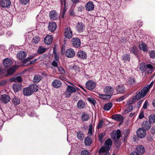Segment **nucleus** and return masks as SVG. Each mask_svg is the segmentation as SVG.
<instances>
[{
  "mask_svg": "<svg viewBox=\"0 0 155 155\" xmlns=\"http://www.w3.org/2000/svg\"><path fill=\"white\" fill-rule=\"evenodd\" d=\"M85 107V104L83 101L81 100L79 101L77 104V107L80 109L84 108Z\"/></svg>",
  "mask_w": 155,
  "mask_h": 155,
  "instance_id": "393cba45",
  "label": "nucleus"
},
{
  "mask_svg": "<svg viewBox=\"0 0 155 155\" xmlns=\"http://www.w3.org/2000/svg\"><path fill=\"white\" fill-rule=\"evenodd\" d=\"M12 81L13 82H18L21 83L22 82V80L20 76H17L15 77H14L12 79Z\"/></svg>",
  "mask_w": 155,
  "mask_h": 155,
  "instance_id": "473e14b6",
  "label": "nucleus"
},
{
  "mask_svg": "<svg viewBox=\"0 0 155 155\" xmlns=\"http://www.w3.org/2000/svg\"><path fill=\"white\" fill-rule=\"evenodd\" d=\"M114 144L115 147L117 148H118L120 146V142L118 141V140H114Z\"/></svg>",
  "mask_w": 155,
  "mask_h": 155,
  "instance_id": "680f3d73",
  "label": "nucleus"
},
{
  "mask_svg": "<svg viewBox=\"0 0 155 155\" xmlns=\"http://www.w3.org/2000/svg\"><path fill=\"white\" fill-rule=\"evenodd\" d=\"M136 150L137 152V153H143L145 151V149L144 147L141 145H138L136 147Z\"/></svg>",
  "mask_w": 155,
  "mask_h": 155,
  "instance_id": "4be33fe9",
  "label": "nucleus"
},
{
  "mask_svg": "<svg viewBox=\"0 0 155 155\" xmlns=\"http://www.w3.org/2000/svg\"><path fill=\"white\" fill-rule=\"evenodd\" d=\"M146 88L144 87L138 93H137L136 96L137 97V100H139L141 98L144 97L146 95L148 91L146 90Z\"/></svg>",
  "mask_w": 155,
  "mask_h": 155,
  "instance_id": "7ed1b4c3",
  "label": "nucleus"
},
{
  "mask_svg": "<svg viewBox=\"0 0 155 155\" xmlns=\"http://www.w3.org/2000/svg\"><path fill=\"white\" fill-rule=\"evenodd\" d=\"M77 56L80 58H86L87 57L86 53L81 50L78 52Z\"/></svg>",
  "mask_w": 155,
  "mask_h": 155,
  "instance_id": "5701e85b",
  "label": "nucleus"
},
{
  "mask_svg": "<svg viewBox=\"0 0 155 155\" xmlns=\"http://www.w3.org/2000/svg\"><path fill=\"white\" fill-rule=\"evenodd\" d=\"M1 5L2 7L5 8H7L10 7L11 3L9 0H2L0 1Z\"/></svg>",
  "mask_w": 155,
  "mask_h": 155,
  "instance_id": "f8f14e48",
  "label": "nucleus"
},
{
  "mask_svg": "<svg viewBox=\"0 0 155 155\" xmlns=\"http://www.w3.org/2000/svg\"><path fill=\"white\" fill-rule=\"evenodd\" d=\"M40 39L39 37L35 36L32 39L31 42L32 44H37L40 41Z\"/></svg>",
  "mask_w": 155,
  "mask_h": 155,
  "instance_id": "ea45409f",
  "label": "nucleus"
},
{
  "mask_svg": "<svg viewBox=\"0 0 155 155\" xmlns=\"http://www.w3.org/2000/svg\"><path fill=\"white\" fill-rule=\"evenodd\" d=\"M65 55L68 58H73L75 55V52L72 48H69L66 50Z\"/></svg>",
  "mask_w": 155,
  "mask_h": 155,
  "instance_id": "6e6552de",
  "label": "nucleus"
},
{
  "mask_svg": "<svg viewBox=\"0 0 155 155\" xmlns=\"http://www.w3.org/2000/svg\"><path fill=\"white\" fill-rule=\"evenodd\" d=\"M104 124V121L103 120H101L99 122V123L97 126V128L98 129L101 128Z\"/></svg>",
  "mask_w": 155,
  "mask_h": 155,
  "instance_id": "bf43d9fd",
  "label": "nucleus"
},
{
  "mask_svg": "<svg viewBox=\"0 0 155 155\" xmlns=\"http://www.w3.org/2000/svg\"><path fill=\"white\" fill-rule=\"evenodd\" d=\"M84 143L86 146H89L91 143V139L88 137H86L84 139Z\"/></svg>",
  "mask_w": 155,
  "mask_h": 155,
  "instance_id": "58836bf2",
  "label": "nucleus"
},
{
  "mask_svg": "<svg viewBox=\"0 0 155 155\" xmlns=\"http://www.w3.org/2000/svg\"><path fill=\"white\" fill-rule=\"evenodd\" d=\"M49 17L50 19L57 20L60 18V16L55 10H52L50 12Z\"/></svg>",
  "mask_w": 155,
  "mask_h": 155,
  "instance_id": "1a4fd4ad",
  "label": "nucleus"
},
{
  "mask_svg": "<svg viewBox=\"0 0 155 155\" xmlns=\"http://www.w3.org/2000/svg\"><path fill=\"white\" fill-rule=\"evenodd\" d=\"M135 82L134 78L133 77H130L128 80V83L130 84H134Z\"/></svg>",
  "mask_w": 155,
  "mask_h": 155,
  "instance_id": "8fccbe9b",
  "label": "nucleus"
},
{
  "mask_svg": "<svg viewBox=\"0 0 155 155\" xmlns=\"http://www.w3.org/2000/svg\"><path fill=\"white\" fill-rule=\"evenodd\" d=\"M142 128L146 130H149L151 127V124L147 120L144 121L142 124Z\"/></svg>",
  "mask_w": 155,
  "mask_h": 155,
  "instance_id": "dca6fc26",
  "label": "nucleus"
},
{
  "mask_svg": "<svg viewBox=\"0 0 155 155\" xmlns=\"http://www.w3.org/2000/svg\"><path fill=\"white\" fill-rule=\"evenodd\" d=\"M12 102L15 105H18L20 103V100L18 97L14 96L12 98Z\"/></svg>",
  "mask_w": 155,
  "mask_h": 155,
  "instance_id": "e433bc0d",
  "label": "nucleus"
},
{
  "mask_svg": "<svg viewBox=\"0 0 155 155\" xmlns=\"http://www.w3.org/2000/svg\"><path fill=\"white\" fill-rule=\"evenodd\" d=\"M150 55L152 58H155V51H152L150 52Z\"/></svg>",
  "mask_w": 155,
  "mask_h": 155,
  "instance_id": "e2e57ef3",
  "label": "nucleus"
},
{
  "mask_svg": "<svg viewBox=\"0 0 155 155\" xmlns=\"http://www.w3.org/2000/svg\"><path fill=\"white\" fill-rule=\"evenodd\" d=\"M84 9V7L82 5H80L78 8V11L79 12H82Z\"/></svg>",
  "mask_w": 155,
  "mask_h": 155,
  "instance_id": "0e129e2a",
  "label": "nucleus"
},
{
  "mask_svg": "<svg viewBox=\"0 0 155 155\" xmlns=\"http://www.w3.org/2000/svg\"><path fill=\"white\" fill-rule=\"evenodd\" d=\"M85 85L87 89L91 90L94 88L96 86V84L92 81H89L86 83Z\"/></svg>",
  "mask_w": 155,
  "mask_h": 155,
  "instance_id": "0eeeda50",
  "label": "nucleus"
},
{
  "mask_svg": "<svg viewBox=\"0 0 155 155\" xmlns=\"http://www.w3.org/2000/svg\"><path fill=\"white\" fill-rule=\"evenodd\" d=\"M130 52L134 55H136L137 54V49L136 47L133 46V47L130 48Z\"/></svg>",
  "mask_w": 155,
  "mask_h": 155,
  "instance_id": "a18cd8bd",
  "label": "nucleus"
},
{
  "mask_svg": "<svg viewBox=\"0 0 155 155\" xmlns=\"http://www.w3.org/2000/svg\"><path fill=\"white\" fill-rule=\"evenodd\" d=\"M22 62L25 64V66H28L31 64L35 63L36 61V59H35L33 61H31L29 59H24V60H22L23 59H19Z\"/></svg>",
  "mask_w": 155,
  "mask_h": 155,
  "instance_id": "9b49d317",
  "label": "nucleus"
},
{
  "mask_svg": "<svg viewBox=\"0 0 155 155\" xmlns=\"http://www.w3.org/2000/svg\"><path fill=\"white\" fill-rule=\"evenodd\" d=\"M137 100V97L136 96H135L133 97L132 99H130L127 103V105H131L132 104L134 103Z\"/></svg>",
  "mask_w": 155,
  "mask_h": 155,
  "instance_id": "37998d69",
  "label": "nucleus"
},
{
  "mask_svg": "<svg viewBox=\"0 0 155 155\" xmlns=\"http://www.w3.org/2000/svg\"><path fill=\"white\" fill-rule=\"evenodd\" d=\"M27 55L26 53L24 51H21L17 54V58H25Z\"/></svg>",
  "mask_w": 155,
  "mask_h": 155,
  "instance_id": "c85d7f7f",
  "label": "nucleus"
},
{
  "mask_svg": "<svg viewBox=\"0 0 155 155\" xmlns=\"http://www.w3.org/2000/svg\"><path fill=\"white\" fill-rule=\"evenodd\" d=\"M46 50V49L42 46L40 47L38 49L37 52L39 54H42Z\"/></svg>",
  "mask_w": 155,
  "mask_h": 155,
  "instance_id": "49530a36",
  "label": "nucleus"
},
{
  "mask_svg": "<svg viewBox=\"0 0 155 155\" xmlns=\"http://www.w3.org/2000/svg\"><path fill=\"white\" fill-rule=\"evenodd\" d=\"M58 71L61 74H63L65 73L64 70L61 67H59L58 68Z\"/></svg>",
  "mask_w": 155,
  "mask_h": 155,
  "instance_id": "69168bd1",
  "label": "nucleus"
},
{
  "mask_svg": "<svg viewBox=\"0 0 155 155\" xmlns=\"http://www.w3.org/2000/svg\"><path fill=\"white\" fill-rule=\"evenodd\" d=\"M104 91L105 93L110 94L113 93L114 90L111 87L107 86L105 87Z\"/></svg>",
  "mask_w": 155,
  "mask_h": 155,
  "instance_id": "a878e982",
  "label": "nucleus"
},
{
  "mask_svg": "<svg viewBox=\"0 0 155 155\" xmlns=\"http://www.w3.org/2000/svg\"><path fill=\"white\" fill-rule=\"evenodd\" d=\"M64 35L67 38H70L72 36V32L69 27L66 28L64 30Z\"/></svg>",
  "mask_w": 155,
  "mask_h": 155,
  "instance_id": "2eb2a0df",
  "label": "nucleus"
},
{
  "mask_svg": "<svg viewBox=\"0 0 155 155\" xmlns=\"http://www.w3.org/2000/svg\"><path fill=\"white\" fill-rule=\"evenodd\" d=\"M52 41L53 38L52 36L51 35H47L44 40L45 43L47 45L51 44L52 43Z\"/></svg>",
  "mask_w": 155,
  "mask_h": 155,
  "instance_id": "f3484780",
  "label": "nucleus"
},
{
  "mask_svg": "<svg viewBox=\"0 0 155 155\" xmlns=\"http://www.w3.org/2000/svg\"><path fill=\"white\" fill-rule=\"evenodd\" d=\"M53 86L55 88H58L60 87L61 85V82L58 80H54L52 83Z\"/></svg>",
  "mask_w": 155,
  "mask_h": 155,
  "instance_id": "412c9836",
  "label": "nucleus"
},
{
  "mask_svg": "<svg viewBox=\"0 0 155 155\" xmlns=\"http://www.w3.org/2000/svg\"><path fill=\"white\" fill-rule=\"evenodd\" d=\"M77 29L79 32H82L84 29V25L81 22L78 23L77 25Z\"/></svg>",
  "mask_w": 155,
  "mask_h": 155,
  "instance_id": "cd10ccee",
  "label": "nucleus"
},
{
  "mask_svg": "<svg viewBox=\"0 0 155 155\" xmlns=\"http://www.w3.org/2000/svg\"><path fill=\"white\" fill-rule=\"evenodd\" d=\"M72 43L74 47L78 48L80 46L81 42L79 39L75 38H73L72 40Z\"/></svg>",
  "mask_w": 155,
  "mask_h": 155,
  "instance_id": "9d476101",
  "label": "nucleus"
},
{
  "mask_svg": "<svg viewBox=\"0 0 155 155\" xmlns=\"http://www.w3.org/2000/svg\"><path fill=\"white\" fill-rule=\"evenodd\" d=\"M5 48L4 46L0 45V58H8V54L5 52Z\"/></svg>",
  "mask_w": 155,
  "mask_h": 155,
  "instance_id": "423d86ee",
  "label": "nucleus"
},
{
  "mask_svg": "<svg viewBox=\"0 0 155 155\" xmlns=\"http://www.w3.org/2000/svg\"><path fill=\"white\" fill-rule=\"evenodd\" d=\"M13 63V61L11 59H4L3 61L4 66L5 68L8 67Z\"/></svg>",
  "mask_w": 155,
  "mask_h": 155,
  "instance_id": "4468645a",
  "label": "nucleus"
},
{
  "mask_svg": "<svg viewBox=\"0 0 155 155\" xmlns=\"http://www.w3.org/2000/svg\"><path fill=\"white\" fill-rule=\"evenodd\" d=\"M112 118L116 120L119 121L122 120L123 118L121 115L120 114H116L112 116Z\"/></svg>",
  "mask_w": 155,
  "mask_h": 155,
  "instance_id": "c756f323",
  "label": "nucleus"
},
{
  "mask_svg": "<svg viewBox=\"0 0 155 155\" xmlns=\"http://www.w3.org/2000/svg\"><path fill=\"white\" fill-rule=\"evenodd\" d=\"M19 66L14 65L9 68L7 71V74L8 75H11L13 74L18 69Z\"/></svg>",
  "mask_w": 155,
  "mask_h": 155,
  "instance_id": "39448f33",
  "label": "nucleus"
},
{
  "mask_svg": "<svg viewBox=\"0 0 155 155\" xmlns=\"http://www.w3.org/2000/svg\"><path fill=\"white\" fill-rule=\"evenodd\" d=\"M13 88L14 91H18L21 89V85L20 84L16 83L13 85Z\"/></svg>",
  "mask_w": 155,
  "mask_h": 155,
  "instance_id": "b1692460",
  "label": "nucleus"
},
{
  "mask_svg": "<svg viewBox=\"0 0 155 155\" xmlns=\"http://www.w3.org/2000/svg\"><path fill=\"white\" fill-rule=\"evenodd\" d=\"M41 80V76L39 75H35L33 79V81L35 82L38 83Z\"/></svg>",
  "mask_w": 155,
  "mask_h": 155,
  "instance_id": "09e8293b",
  "label": "nucleus"
},
{
  "mask_svg": "<svg viewBox=\"0 0 155 155\" xmlns=\"http://www.w3.org/2000/svg\"><path fill=\"white\" fill-rule=\"evenodd\" d=\"M104 137V134L102 133H100L98 135V139L101 142H102V139Z\"/></svg>",
  "mask_w": 155,
  "mask_h": 155,
  "instance_id": "6e6d98bb",
  "label": "nucleus"
},
{
  "mask_svg": "<svg viewBox=\"0 0 155 155\" xmlns=\"http://www.w3.org/2000/svg\"><path fill=\"white\" fill-rule=\"evenodd\" d=\"M137 137L140 138L144 137L146 135V130L142 128H139L137 131Z\"/></svg>",
  "mask_w": 155,
  "mask_h": 155,
  "instance_id": "20e7f679",
  "label": "nucleus"
},
{
  "mask_svg": "<svg viewBox=\"0 0 155 155\" xmlns=\"http://www.w3.org/2000/svg\"><path fill=\"white\" fill-rule=\"evenodd\" d=\"M146 68L147 73H150L153 71V67L151 64H149L146 65Z\"/></svg>",
  "mask_w": 155,
  "mask_h": 155,
  "instance_id": "2f4dec72",
  "label": "nucleus"
},
{
  "mask_svg": "<svg viewBox=\"0 0 155 155\" xmlns=\"http://www.w3.org/2000/svg\"><path fill=\"white\" fill-rule=\"evenodd\" d=\"M81 155H89V152L87 150H84L82 151L81 152Z\"/></svg>",
  "mask_w": 155,
  "mask_h": 155,
  "instance_id": "338daca9",
  "label": "nucleus"
},
{
  "mask_svg": "<svg viewBox=\"0 0 155 155\" xmlns=\"http://www.w3.org/2000/svg\"><path fill=\"white\" fill-rule=\"evenodd\" d=\"M112 106V103L111 102H109L105 104L104 109L106 110H109Z\"/></svg>",
  "mask_w": 155,
  "mask_h": 155,
  "instance_id": "c9c22d12",
  "label": "nucleus"
},
{
  "mask_svg": "<svg viewBox=\"0 0 155 155\" xmlns=\"http://www.w3.org/2000/svg\"><path fill=\"white\" fill-rule=\"evenodd\" d=\"M56 26V24L55 22H49L48 29L51 32H53L56 29L57 27Z\"/></svg>",
  "mask_w": 155,
  "mask_h": 155,
  "instance_id": "a211bd4d",
  "label": "nucleus"
},
{
  "mask_svg": "<svg viewBox=\"0 0 155 155\" xmlns=\"http://www.w3.org/2000/svg\"><path fill=\"white\" fill-rule=\"evenodd\" d=\"M153 83V82H151L150 84L147 85L146 87H144L145 88H146V90L148 91L150 88L152 87Z\"/></svg>",
  "mask_w": 155,
  "mask_h": 155,
  "instance_id": "774afa93",
  "label": "nucleus"
},
{
  "mask_svg": "<svg viewBox=\"0 0 155 155\" xmlns=\"http://www.w3.org/2000/svg\"><path fill=\"white\" fill-rule=\"evenodd\" d=\"M99 96L101 99L103 100H109L111 97L110 95L101 94H99Z\"/></svg>",
  "mask_w": 155,
  "mask_h": 155,
  "instance_id": "f704fd0d",
  "label": "nucleus"
},
{
  "mask_svg": "<svg viewBox=\"0 0 155 155\" xmlns=\"http://www.w3.org/2000/svg\"><path fill=\"white\" fill-rule=\"evenodd\" d=\"M140 49L143 51L146 52L148 51L147 47L146 44L142 43L139 45Z\"/></svg>",
  "mask_w": 155,
  "mask_h": 155,
  "instance_id": "7c9ffc66",
  "label": "nucleus"
},
{
  "mask_svg": "<svg viewBox=\"0 0 155 155\" xmlns=\"http://www.w3.org/2000/svg\"><path fill=\"white\" fill-rule=\"evenodd\" d=\"M112 144V141L111 140L110 138H108L105 142L104 147H102L100 148H103V150L102 151L105 153V155H109V151L110 148L111 147Z\"/></svg>",
  "mask_w": 155,
  "mask_h": 155,
  "instance_id": "f257e3e1",
  "label": "nucleus"
},
{
  "mask_svg": "<svg viewBox=\"0 0 155 155\" xmlns=\"http://www.w3.org/2000/svg\"><path fill=\"white\" fill-rule=\"evenodd\" d=\"M66 90H67L68 92L71 94L75 92L76 91L74 88L70 85H68Z\"/></svg>",
  "mask_w": 155,
  "mask_h": 155,
  "instance_id": "72a5a7b5",
  "label": "nucleus"
},
{
  "mask_svg": "<svg viewBox=\"0 0 155 155\" xmlns=\"http://www.w3.org/2000/svg\"><path fill=\"white\" fill-rule=\"evenodd\" d=\"M140 69L141 71H147L146 65L144 63H142L140 65Z\"/></svg>",
  "mask_w": 155,
  "mask_h": 155,
  "instance_id": "c03bdc74",
  "label": "nucleus"
},
{
  "mask_svg": "<svg viewBox=\"0 0 155 155\" xmlns=\"http://www.w3.org/2000/svg\"><path fill=\"white\" fill-rule=\"evenodd\" d=\"M128 105L127 107L125 110V111L126 113H128L130 112L133 109V107L132 105Z\"/></svg>",
  "mask_w": 155,
  "mask_h": 155,
  "instance_id": "3c124183",
  "label": "nucleus"
},
{
  "mask_svg": "<svg viewBox=\"0 0 155 155\" xmlns=\"http://www.w3.org/2000/svg\"><path fill=\"white\" fill-rule=\"evenodd\" d=\"M56 60H54L52 62V65L55 67H58V59H55Z\"/></svg>",
  "mask_w": 155,
  "mask_h": 155,
  "instance_id": "864d4df0",
  "label": "nucleus"
},
{
  "mask_svg": "<svg viewBox=\"0 0 155 155\" xmlns=\"http://www.w3.org/2000/svg\"><path fill=\"white\" fill-rule=\"evenodd\" d=\"M149 122L150 123H155V115L151 114L149 117Z\"/></svg>",
  "mask_w": 155,
  "mask_h": 155,
  "instance_id": "79ce46f5",
  "label": "nucleus"
},
{
  "mask_svg": "<svg viewBox=\"0 0 155 155\" xmlns=\"http://www.w3.org/2000/svg\"><path fill=\"white\" fill-rule=\"evenodd\" d=\"M77 137L80 140H82L84 137V134L81 131L77 133Z\"/></svg>",
  "mask_w": 155,
  "mask_h": 155,
  "instance_id": "de8ad7c7",
  "label": "nucleus"
},
{
  "mask_svg": "<svg viewBox=\"0 0 155 155\" xmlns=\"http://www.w3.org/2000/svg\"><path fill=\"white\" fill-rule=\"evenodd\" d=\"M87 100L90 103H92L93 105H94L95 104L96 101L93 98H88Z\"/></svg>",
  "mask_w": 155,
  "mask_h": 155,
  "instance_id": "5fc2aeb1",
  "label": "nucleus"
},
{
  "mask_svg": "<svg viewBox=\"0 0 155 155\" xmlns=\"http://www.w3.org/2000/svg\"><path fill=\"white\" fill-rule=\"evenodd\" d=\"M1 101L3 102L7 103L9 101L10 98L7 95L4 94L1 95Z\"/></svg>",
  "mask_w": 155,
  "mask_h": 155,
  "instance_id": "6ab92c4d",
  "label": "nucleus"
},
{
  "mask_svg": "<svg viewBox=\"0 0 155 155\" xmlns=\"http://www.w3.org/2000/svg\"><path fill=\"white\" fill-rule=\"evenodd\" d=\"M94 5L93 3L91 1L88 2L85 5L86 9L88 11L93 10L94 9Z\"/></svg>",
  "mask_w": 155,
  "mask_h": 155,
  "instance_id": "ddd939ff",
  "label": "nucleus"
},
{
  "mask_svg": "<svg viewBox=\"0 0 155 155\" xmlns=\"http://www.w3.org/2000/svg\"><path fill=\"white\" fill-rule=\"evenodd\" d=\"M78 66L74 65L73 66L71 65L69 66V69L72 70H76L78 69Z\"/></svg>",
  "mask_w": 155,
  "mask_h": 155,
  "instance_id": "052dcab7",
  "label": "nucleus"
},
{
  "mask_svg": "<svg viewBox=\"0 0 155 155\" xmlns=\"http://www.w3.org/2000/svg\"><path fill=\"white\" fill-rule=\"evenodd\" d=\"M53 54L54 55V58H59V54L57 52V51L54 48Z\"/></svg>",
  "mask_w": 155,
  "mask_h": 155,
  "instance_id": "4d7b16f0",
  "label": "nucleus"
},
{
  "mask_svg": "<svg viewBox=\"0 0 155 155\" xmlns=\"http://www.w3.org/2000/svg\"><path fill=\"white\" fill-rule=\"evenodd\" d=\"M69 13L71 16H74L75 15V13L74 10V8H71L69 10Z\"/></svg>",
  "mask_w": 155,
  "mask_h": 155,
  "instance_id": "603ef678",
  "label": "nucleus"
},
{
  "mask_svg": "<svg viewBox=\"0 0 155 155\" xmlns=\"http://www.w3.org/2000/svg\"><path fill=\"white\" fill-rule=\"evenodd\" d=\"M126 98V96H124L117 98L116 99V100L117 101L119 102L123 101L125 98Z\"/></svg>",
  "mask_w": 155,
  "mask_h": 155,
  "instance_id": "13d9d810",
  "label": "nucleus"
},
{
  "mask_svg": "<svg viewBox=\"0 0 155 155\" xmlns=\"http://www.w3.org/2000/svg\"><path fill=\"white\" fill-rule=\"evenodd\" d=\"M125 90V88L122 85H119L116 87L117 91L120 93H122Z\"/></svg>",
  "mask_w": 155,
  "mask_h": 155,
  "instance_id": "bb28decb",
  "label": "nucleus"
},
{
  "mask_svg": "<svg viewBox=\"0 0 155 155\" xmlns=\"http://www.w3.org/2000/svg\"><path fill=\"white\" fill-rule=\"evenodd\" d=\"M23 94L25 96H29L32 93L29 87L24 88L23 89Z\"/></svg>",
  "mask_w": 155,
  "mask_h": 155,
  "instance_id": "aec40b11",
  "label": "nucleus"
},
{
  "mask_svg": "<svg viewBox=\"0 0 155 155\" xmlns=\"http://www.w3.org/2000/svg\"><path fill=\"white\" fill-rule=\"evenodd\" d=\"M89 119V115L87 114L84 113L81 116V119L83 121H87Z\"/></svg>",
  "mask_w": 155,
  "mask_h": 155,
  "instance_id": "a19ab883",
  "label": "nucleus"
},
{
  "mask_svg": "<svg viewBox=\"0 0 155 155\" xmlns=\"http://www.w3.org/2000/svg\"><path fill=\"white\" fill-rule=\"evenodd\" d=\"M32 92L34 91H36L38 90V86L36 84H34L31 85L29 86Z\"/></svg>",
  "mask_w": 155,
  "mask_h": 155,
  "instance_id": "4c0bfd02",
  "label": "nucleus"
},
{
  "mask_svg": "<svg viewBox=\"0 0 155 155\" xmlns=\"http://www.w3.org/2000/svg\"><path fill=\"white\" fill-rule=\"evenodd\" d=\"M111 137L114 140H118L121 137V132L120 130L113 131L112 133Z\"/></svg>",
  "mask_w": 155,
  "mask_h": 155,
  "instance_id": "f03ea898",
  "label": "nucleus"
}]
</instances>
